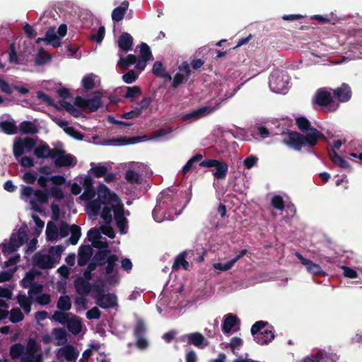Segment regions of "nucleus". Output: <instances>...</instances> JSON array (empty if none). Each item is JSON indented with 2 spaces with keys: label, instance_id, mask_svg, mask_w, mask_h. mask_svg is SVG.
Returning <instances> with one entry per match:
<instances>
[{
  "label": "nucleus",
  "instance_id": "f257e3e1",
  "mask_svg": "<svg viewBox=\"0 0 362 362\" xmlns=\"http://www.w3.org/2000/svg\"><path fill=\"white\" fill-rule=\"evenodd\" d=\"M296 124L298 129L305 134L287 129L285 137L282 140L284 144L300 151L303 147H313L318 140L327 141V137L316 128L312 127L310 122L303 116L296 118Z\"/></svg>",
  "mask_w": 362,
  "mask_h": 362
},
{
  "label": "nucleus",
  "instance_id": "f03ea898",
  "mask_svg": "<svg viewBox=\"0 0 362 362\" xmlns=\"http://www.w3.org/2000/svg\"><path fill=\"white\" fill-rule=\"evenodd\" d=\"M269 325L267 321H257L251 327V334L254 337V340L260 345H267L269 344L275 337L273 327L270 329H264Z\"/></svg>",
  "mask_w": 362,
  "mask_h": 362
},
{
  "label": "nucleus",
  "instance_id": "7ed1b4c3",
  "mask_svg": "<svg viewBox=\"0 0 362 362\" xmlns=\"http://www.w3.org/2000/svg\"><path fill=\"white\" fill-rule=\"evenodd\" d=\"M314 103L320 107H325L326 111L329 112H334L339 107V104L333 100L331 93L322 88L317 90Z\"/></svg>",
  "mask_w": 362,
  "mask_h": 362
},
{
  "label": "nucleus",
  "instance_id": "20e7f679",
  "mask_svg": "<svg viewBox=\"0 0 362 362\" xmlns=\"http://www.w3.org/2000/svg\"><path fill=\"white\" fill-rule=\"evenodd\" d=\"M199 166L205 168H215L213 172L214 177L217 180H223L226 177L228 166L226 163L216 159H205L199 163Z\"/></svg>",
  "mask_w": 362,
  "mask_h": 362
},
{
  "label": "nucleus",
  "instance_id": "39448f33",
  "mask_svg": "<svg viewBox=\"0 0 362 362\" xmlns=\"http://www.w3.org/2000/svg\"><path fill=\"white\" fill-rule=\"evenodd\" d=\"M288 76L283 71H275L269 77V84L274 93H282L287 89Z\"/></svg>",
  "mask_w": 362,
  "mask_h": 362
},
{
  "label": "nucleus",
  "instance_id": "423d86ee",
  "mask_svg": "<svg viewBox=\"0 0 362 362\" xmlns=\"http://www.w3.org/2000/svg\"><path fill=\"white\" fill-rule=\"evenodd\" d=\"M74 105L86 112H93L102 106L100 95H94L93 98L86 99L81 96H76Z\"/></svg>",
  "mask_w": 362,
  "mask_h": 362
},
{
  "label": "nucleus",
  "instance_id": "0eeeda50",
  "mask_svg": "<svg viewBox=\"0 0 362 362\" xmlns=\"http://www.w3.org/2000/svg\"><path fill=\"white\" fill-rule=\"evenodd\" d=\"M221 104L217 103L214 107L204 106L197 110H194L182 116V119L185 122L189 121L194 122L199 119L200 118L210 115L211 113L216 111L220 108Z\"/></svg>",
  "mask_w": 362,
  "mask_h": 362
},
{
  "label": "nucleus",
  "instance_id": "6e6552de",
  "mask_svg": "<svg viewBox=\"0 0 362 362\" xmlns=\"http://www.w3.org/2000/svg\"><path fill=\"white\" fill-rule=\"evenodd\" d=\"M27 240L26 233L21 229L18 230L17 235L12 234L9 243L4 246L3 252H14L19 247L23 245Z\"/></svg>",
  "mask_w": 362,
  "mask_h": 362
},
{
  "label": "nucleus",
  "instance_id": "1a4fd4ad",
  "mask_svg": "<svg viewBox=\"0 0 362 362\" xmlns=\"http://www.w3.org/2000/svg\"><path fill=\"white\" fill-rule=\"evenodd\" d=\"M181 342H186L187 345H193L199 349L209 346V341L198 332L183 334L179 338Z\"/></svg>",
  "mask_w": 362,
  "mask_h": 362
},
{
  "label": "nucleus",
  "instance_id": "9d476101",
  "mask_svg": "<svg viewBox=\"0 0 362 362\" xmlns=\"http://www.w3.org/2000/svg\"><path fill=\"white\" fill-rule=\"evenodd\" d=\"M52 153L51 158L54 159L56 166L67 167L74 165V157L71 154H66L64 151L54 148Z\"/></svg>",
  "mask_w": 362,
  "mask_h": 362
},
{
  "label": "nucleus",
  "instance_id": "9b49d317",
  "mask_svg": "<svg viewBox=\"0 0 362 362\" xmlns=\"http://www.w3.org/2000/svg\"><path fill=\"white\" fill-rule=\"evenodd\" d=\"M112 210L117 226L119 228L121 233H125L127 219L124 216V205L122 204L112 205Z\"/></svg>",
  "mask_w": 362,
  "mask_h": 362
},
{
  "label": "nucleus",
  "instance_id": "f8f14e48",
  "mask_svg": "<svg viewBox=\"0 0 362 362\" xmlns=\"http://www.w3.org/2000/svg\"><path fill=\"white\" fill-rule=\"evenodd\" d=\"M333 95L339 102L346 103L351 100L352 96L351 87L347 83H343L341 86L333 90Z\"/></svg>",
  "mask_w": 362,
  "mask_h": 362
},
{
  "label": "nucleus",
  "instance_id": "ddd939ff",
  "mask_svg": "<svg viewBox=\"0 0 362 362\" xmlns=\"http://www.w3.org/2000/svg\"><path fill=\"white\" fill-rule=\"evenodd\" d=\"M296 257L299 259L301 264H303L308 272L313 275H322L325 276V273L322 270L321 267L312 262L311 260L305 258L298 252L296 253Z\"/></svg>",
  "mask_w": 362,
  "mask_h": 362
},
{
  "label": "nucleus",
  "instance_id": "4468645a",
  "mask_svg": "<svg viewBox=\"0 0 362 362\" xmlns=\"http://www.w3.org/2000/svg\"><path fill=\"white\" fill-rule=\"evenodd\" d=\"M34 263L42 269H51L54 266V259L51 255L39 253L33 256Z\"/></svg>",
  "mask_w": 362,
  "mask_h": 362
},
{
  "label": "nucleus",
  "instance_id": "2eb2a0df",
  "mask_svg": "<svg viewBox=\"0 0 362 362\" xmlns=\"http://www.w3.org/2000/svg\"><path fill=\"white\" fill-rule=\"evenodd\" d=\"M93 255V249L89 245H82L78 248V264L83 267L88 264Z\"/></svg>",
  "mask_w": 362,
  "mask_h": 362
},
{
  "label": "nucleus",
  "instance_id": "dca6fc26",
  "mask_svg": "<svg viewBox=\"0 0 362 362\" xmlns=\"http://www.w3.org/2000/svg\"><path fill=\"white\" fill-rule=\"evenodd\" d=\"M74 285L76 293L81 296H88L93 286V284L81 276H78L74 280Z\"/></svg>",
  "mask_w": 362,
  "mask_h": 362
},
{
  "label": "nucleus",
  "instance_id": "f3484780",
  "mask_svg": "<svg viewBox=\"0 0 362 362\" xmlns=\"http://www.w3.org/2000/svg\"><path fill=\"white\" fill-rule=\"evenodd\" d=\"M240 325L238 317L232 313H228L224 316L221 329L224 334H228L235 326Z\"/></svg>",
  "mask_w": 362,
  "mask_h": 362
},
{
  "label": "nucleus",
  "instance_id": "a211bd4d",
  "mask_svg": "<svg viewBox=\"0 0 362 362\" xmlns=\"http://www.w3.org/2000/svg\"><path fill=\"white\" fill-rule=\"evenodd\" d=\"M117 301V296L114 293H107L98 298L96 304L103 309H108L115 307Z\"/></svg>",
  "mask_w": 362,
  "mask_h": 362
},
{
  "label": "nucleus",
  "instance_id": "6ab92c4d",
  "mask_svg": "<svg viewBox=\"0 0 362 362\" xmlns=\"http://www.w3.org/2000/svg\"><path fill=\"white\" fill-rule=\"evenodd\" d=\"M133 40L134 39L129 33L124 32L119 37L118 47L123 52H127L132 49Z\"/></svg>",
  "mask_w": 362,
  "mask_h": 362
},
{
  "label": "nucleus",
  "instance_id": "aec40b11",
  "mask_svg": "<svg viewBox=\"0 0 362 362\" xmlns=\"http://www.w3.org/2000/svg\"><path fill=\"white\" fill-rule=\"evenodd\" d=\"M129 5V1L125 0L119 6L112 10L111 16L114 22H119L123 20L128 10Z\"/></svg>",
  "mask_w": 362,
  "mask_h": 362
},
{
  "label": "nucleus",
  "instance_id": "412c9836",
  "mask_svg": "<svg viewBox=\"0 0 362 362\" xmlns=\"http://www.w3.org/2000/svg\"><path fill=\"white\" fill-rule=\"evenodd\" d=\"M328 156L331 161L336 165L343 169L351 170L349 163L340 156L334 149L328 150Z\"/></svg>",
  "mask_w": 362,
  "mask_h": 362
},
{
  "label": "nucleus",
  "instance_id": "4be33fe9",
  "mask_svg": "<svg viewBox=\"0 0 362 362\" xmlns=\"http://www.w3.org/2000/svg\"><path fill=\"white\" fill-rule=\"evenodd\" d=\"M78 355V351L73 345L67 344L62 349V356L67 362H76Z\"/></svg>",
  "mask_w": 362,
  "mask_h": 362
},
{
  "label": "nucleus",
  "instance_id": "5701e85b",
  "mask_svg": "<svg viewBox=\"0 0 362 362\" xmlns=\"http://www.w3.org/2000/svg\"><path fill=\"white\" fill-rule=\"evenodd\" d=\"M44 42L47 45H52L54 47L60 46V38L57 35L54 28L51 27L46 31Z\"/></svg>",
  "mask_w": 362,
  "mask_h": 362
},
{
  "label": "nucleus",
  "instance_id": "b1692460",
  "mask_svg": "<svg viewBox=\"0 0 362 362\" xmlns=\"http://www.w3.org/2000/svg\"><path fill=\"white\" fill-rule=\"evenodd\" d=\"M68 330L73 334H78L81 332L82 323L78 317L76 315H71V318H69L66 323Z\"/></svg>",
  "mask_w": 362,
  "mask_h": 362
},
{
  "label": "nucleus",
  "instance_id": "393cba45",
  "mask_svg": "<svg viewBox=\"0 0 362 362\" xmlns=\"http://www.w3.org/2000/svg\"><path fill=\"white\" fill-rule=\"evenodd\" d=\"M52 152V148H50L48 144L42 142L34 150V155L38 158H50Z\"/></svg>",
  "mask_w": 362,
  "mask_h": 362
},
{
  "label": "nucleus",
  "instance_id": "a878e982",
  "mask_svg": "<svg viewBox=\"0 0 362 362\" xmlns=\"http://www.w3.org/2000/svg\"><path fill=\"white\" fill-rule=\"evenodd\" d=\"M139 141L137 136L127 138L126 136H119L117 138H112L107 141L108 144L114 146H124L127 144H135Z\"/></svg>",
  "mask_w": 362,
  "mask_h": 362
},
{
  "label": "nucleus",
  "instance_id": "bb28decb",
  "mask_svg": "<svg viewBox=\"0 0 362 362\" xmlns=\"http://www.w3.org/2000/svg\"><path fill=\"white\" fill-rule=\"evenodd\" d=\"M152 73L157 77L165 78L168 81L172 80V76L166 71L165 68L160 61H156L153 64Z\"/></svg>",
  "mask_w": 362,
  "mask_h": 362
},
{
  "label": "nucleus",
  "instance_id": "cd10ccee",
  "mask_svg": "<svg viewBox=\"0 0 362 362\" xmlns=\"http://www.w3.org/2000/svg\"><path fill=\"white\" fill-rule=\"evenodd\" d=\"M187 255V252L183 251L176 257L172 266L173 270H177L180 269V267H182L185 270L188 269L189 264V262L186 260Z\"/></svg>",
  "mask_w": 362,
  "mask_h": 362
},
{
  "label": "nucleus",
  "instance_id": "c85d7f7f",
  "mask_svg": "<svg viewBox=\"0 0 362 362\" xmlns=\"http://www.w3.org/2000/svg\"><path fill=\"white\" fill-rule=\"evenodd\" d=\"M126 89L123 97L129 99L130 102L135 101L142 93L141 88L139 86H127Z\"/></svg>",
  "mask_w": 362,
  "mask_h": 362
},
{
  "label": "nucleus",
  "instance_id": "c756f323",
  "mask_svg": "<svg viewBox=\"0 0 362 362\" xmlns=\"http://www.w3.org/2000/svg\"><path fill=\"white\" fill-rule=\"evenodd\" d=\"M45 233L47 241L53 242L58 239L59 230L54 222L49 221L47 223Z\"/></svg>",
  "mask_w": 362,
  "mask_h": 362
},
{
  "label": "nucleus",
  "instance_id": "7c9ffc66",
  "mask_svg": "<svg viewBox=\"0 0 362 362\" xmlns=\"http://www.w3.org/2000/svg\"><path fill=\"white\" fill-rule=\"evenodd\" d=\"M136 62L137 57L136 55L130 54H128L126 57H120L117 62V66L120 68V69L124 71L127 69L129 66L136 64Z\"/></svg>",
  "mask_w": 362,
  "mask_h": 362
},
{
  "label": "nucleus",
  "instance_id": "2f4dec72",
  "mask_svg": "<svg viewBox=\"0 0 362 362\" xmlns=\"http://www.w3.org/2000/svg\"><path fill=\"white\" fill-rule=\"evenodd\" d=\"M19 129L20 132L24 134H35L39 132L37 126L30 121H23L21 122Z\"/></svg>",
  "mask_w": 362,
  "mask_h": 362
},
{
  "label": "nucleus",
  "instance_id": "473e14b6",
  "mask_svg": "<svg viewBox=\"0 0 362 362\" xmlns=\"http://www.w3.org/2000/svg\"><path fill=\"white\" fill-rule=\"evenodd\" d=\"M112 254L110 250H100L93 256V259L98 266H103L106 264L109 256Z\"/></svg>",
  "mask_w": 362,
  "mask_h": 362
},
{
  "label": "nucleus",
  "instance_id": "72a5a7b5",
  "mask_svg": "<svg viewBox=\"0 0 362 362\" xmlns=\"http://www.w3.org/2000/svg\"><path fill=\"white\" fill-rule=\"evenodd\" d=\"M25 351V346L21 343H16L11 346L9 354L13 360H16L22 357Z\"/></svg>",
  "mask_w": 362,
  "mask_h": 362
},
{
  "label": "nucleus",
  "instance_id": "f704fd0d",
  "mask_svg": "<svg viewBox=\"0 0 362 362\" xmlns=\"http://www.w3.org/2000/svg\"><path fill=\"white\" fill-rule=\"evenodd\" d=\"M71 237L68 240L69 243L75 245L78 243L81 236V227L76 224H72L70 226Z\"/></svg>",
  "mask_w": 362,
  "mask_h": 362
},
{
  "label": "nucleus",
  "instance_id": "c9c22d12",
  "mask_svg": "<svg viewBox=\"0 0 362 362\" xmlns=\"http://www.w3.org/2000/svg\"><path fill=\"white\" fill-rule=\"evenodd\" d=\"M52 335L57 340V345H64L67 341V333L64 328H54L52 332Z\"/></svg>",
  "mask_w": 362,
  "mask_h": 362
},
{
  "label": "nucleus",
  "instance_id": "e433bc0d",
  "mask_svg": "<svg viewBox=\"0 0 362 362\" xmlns=\"http://www.w3.org/2000/svg\"><path fill=\"white\" fill-rule=\"evenodd\" d=\"M18 303L20 306L23 309L25 313H30L31 310V305L33 303V298L25 295L19 294L17 296Z\"/></svg>",
  "mask_w": 362,
  "mask_h": 362
},
{
  "label": "nucleus",
  "instance_id": "4c0bfd02",
  "mask_svg": "<svg viewBox=\"0 0 362 362\" xmlns=\"http://www.w3.org/2000/svg\"><path fill=\"white\" fill-rule=\"evenodd\" d=\"M57 308L62 311L67 312L71 308V301L69 296L65 295L60 296L57 303Z\"/></svg>",
  "mask_w": 362,
  "mask_h": 362
},
{
  "label": "nucleus",
  "instance_id": "58836bf2",
  "mask_svg": "<svg viewBox=\"0 0 362 362\" xmlns=\"http://www.w3.org/2000/svg\"><path fill=\"white\" fill-rule=\"evenodd\" d=\"M72 315L70 313H66L62 310H57L54 313L52 316V320L60 323L61 325H66L69 319V316Z\"/></svg>",
  "mask_w": 362,
  "mask_h": 362
},
{
  "label": "nucleus",
  "instance_id": "ea45409f",
  "mask_svg": "<svg viewBox=\"0 0 362 362\" xmlns=\"http://www.w3.org/2000/svg\"><path fill=\"white\" fill-rule=\"evenodd\" d=\"M24 149L23 139L20 137L16 138L13 145V153L16 159L18 160L22 156Z\"/></svg>",
  "mask_w": 362,
  "mask_h": 362
},
{
  "label": "nucleus",
  "instance_id": "a19ab883",
  "mask_svg": "<svg viewBox=\"0 0 362 362\" xmlns=\"http://www.w3.org/2000/svg\"><path fill=\"white\" fill-rule=\"evenodd\" d=\"M125 179L130 184H141L142 178L141 175L134 170L129 169L125 173Z\"/></svg>",
  "mask_w": 362,
  "mask_h": 362
},
{
  "label": "nucleus",
  "instance_id": "79ce46f5",
  "mask_svg": "<svg viewBox=\"0 0 362 362\" xmlns=\"http://www.w3.org/2000/svg\"><path fill=\"white\" fill-rule=\"evenodd\" d=\"M0 128L8 135L15 134L17 132V127L14 122L2 121L0 122Z\"/></svg>",
  "mask_w": 362,
  "mask_h": 362
},
{
  "label": "nucleus",
  "instance_id": "37998d69",
  "mask_svg": "<svg viewBox=\"0 0 362 362\" xmlns=\"http://www.w3.org/2000/svg\"><path fill=\"white\" fill-rule=\"evenodd\" d=\"M37 98L41 102L46 103L48 106L54 107L57 110L60 109L59 106L54 102L53 99L42 90L37 92Z\"/></svg>",
  "mask_w": 362,
  "mask_h": 362
},
{
  "label": "nucleus",
  "instance_id": "c03bdc74",
  "mask_svg": "<svg viewBox=\"0 0 362 362\" xmlns=\"http://www.w3.org/2000/svg\"><path fill=\"white\" fill-rule=\"evenodd\" d=\"M202 158L203 156L202 154L197 153L192 156L189 160H188L187 163L182 168V171L183 174L186 175L187 173H189L192 169L194 163H200L201 161H202Z\"/></svg>",
  "mask_w": 362,
  "mask_h": 362
},
{
  "label": "nucleus",
  "instance_id": "a18cd8bd",
  "mask_svg": "<svg viewBox=\"0 0 362 362\" xmlns=\"http://www.w3.org/2000/svg\"><path fill=\"white\" fill-rule=\"evenodd\" d=\"M140 58L144 61L152 60L153 55L150 47L145 42H141L139 45Z\"/></svg>",
  "mask_w": 362,
  "mask_h": 362
},
{
  "label": "nucleus",
  "instance_id": "49530a36",
  "mask_svg": "<svg viewBox=\"0 0 362 362\" xmlns=\"http://www.w3.org/2000/svg\"><path fill=\"white\" fill-rule=\"evenodd\" d=\"M146 332V327L144 320L138 318L136 322V325L134 329V334L135 337H144Z\"/></svg>",
  "mask_w": 362,
  "mask_h": 362
},
{
  "label": "nucleus",
  "instance_id": "de8ad7c7",
  "mask_svg": "<svg viewBox=\"0 0 362 362\" xmlns=\"http://www.w3.org/2000/svg\"><path fill=\"white\" fill-rule=\"evenodd\" d=\"M119 260V257L115 254H111L107 259L105 267V274L109 275L112 274L114 267L117 265V262Z\"/></svg>",
  "mask_w": 362,
  "mask_h": 362
},
{
  "label": "nucleus",
  "instance_id": "09e8293b",
  "mask_svg": "<svg viewBox=\"0 0 362 362\" xmlns=\"http://www.w3.org/2000/svg\"><path fill=\"white\" fill-rule=\"evenodd\" d=\"M9 313V320L12 323H18L24 319V315L18 308H12Z\"/></svg>",
  "mask_w": 362,
  "mask_h": 362
},
{
  "label": "nucleus",
  "instance_id": "8fccbe9b",
  "mask_svg": "<svg viewBox=\"0 0 362 362\" xmlns=\"http://www.w3.org/2000/svg\"><path fill=\"white\" fill-rule=\"evenodd\" d=\"M35 274L32 272H27L25 276L21 281V285L24 288H28L35 284Z\"/></svg>",
  "mask_w": 362,
  "mask_h": 362
},
{
  "label": "nucleus",
  "instance_id": "3c124183",
  "mask_svg": "<svg viewBox=\"0 0 362 362\" xmlns=\"http://www.w3.org/2000/svg\"><path fill=\"white\" fill-rule=\"evenodd\" d=\"M48 195H51L55 199L60 201L64 199V194L61 188L57 186H52L47 189Z\"/></svg>",
  "mask_w": 362,
  "mask_h": 362
},
{
  "label": "nucleus",
  "instance_id": "603ef678",
  "mask_svg": "<svg viewBox=\"0 0 362 362\" xmlns=\"http://www.w3.org/2000/svg\"><path fill=\"white\" fill-rule=\"evenodd\" d=\"M243 341L241 338L234 337L230 340V343L228 344V346L230 349L233 354L237 356L238 353L235 351V350L243 346Z\"/></svg>",
  "mask_w": 362,
  "mask_h": 362
},
{
  "label": "nucleus",
  "instance_id": "864d4df0",
  "mask_svg": "<svg viewBox=\"0 0 362 362\" xmlns=\"http://www.w3.org/2000/svg\"><path fill=\"white\" fill-rule=\"evenodd\" d=\"M82 86L86 90H90L95 87V83L93 74L86 75L82 80Z\"/></svg>",
  "mask_w": 362,
  "mask_h": 362
},
{
  "label": "nucleus",
  "instance_id": "5fc2aeb1",
  "mask_svg": "<svg viewBox=\"0 0 362 362\" xmlns=\"http://www.w3.org/2000/svg\"><path fill=\"white\" fill-rule=\"evenodd\" d=\"M112 205L111 206H105L101 212V218L106 224H110L112 221Z\"/></svg>",
  "mask_w": 362,
  "mask_h": 362
},
{
  "label": "nucleus",
  "instance_id": "6e6d98bb",
  "mask_svg": "<svg viewBox=\"0 0 362 362\" xmlns=\"http://www.w3.org/2000/svg\"><path fill=\"white\" fill-rule=\"evenodd\" d=\"M90 172L95 177H103L107 173V168L105 165H98L90 168Z\"/></svg>",
  "mask_w": 362,
  "mask_h": 362
},
{
  "label": "nucleus",
  "instance_id": "4d7b16f0",
  "mask_svg": "<svg viewBox=\"0 0 362 362\" xmlns=\"http://www.w3.org/2000/svg\"><path fill=\"white\" fill-rule=\"evenodd\" d=\"M34 195L40 204H46L48 202L49 197L47 189H46L45 191L41 189H35Z\"/></svg>",
  "mask_w": 362,
  "mask_h": 362
},
{
  "label": "nucleus",
  "instance_id": "13d9d810",
  "mask_svg": "<svg viewBox=\"0 0 362 362\" xmlns=\"http://www.w3.org/2000/svg\"><path fill=\"white\" fill-rule=\"evenodd\" d=\"M65 133L78 141H82L84 139L83 134L76 130L74 127L65 129Z\"/></svg>",
  "mask_w": 362,
  "mask_h": 362
},
{
  "label": "nucleus",
  "instance_id": "bf43d9fd",
  "mask_svg": "<svg viewBox=\"0 0 362 362\" xmlns=\"http://www.w3.org/2000/svg\"><path fill=\"white\" fill-rule=\"evenodd\" d=\"M153 101V98L151 97H145L144 98L136 107L141 114L144 111H145L151 104Z\"/></svg>",
  "mask_w": 362,
  "mask_h": 362
},
{
  "label": "nucleus",
  "instance_id": "052dcab7",
  "mask_svg": "<svg viewBox=\"0 0 362 362\" xmlns=\"http://www.w3.org/2000/svg\"><path fill=\"white\" fill-rule=\"evenodd\" d=\"M25 349L27 350L30 351V352H33L34 354H35L37 352H38L41 346L39 345L36 340L33 338H30L27 341V345Z\"/></svg>",
  "mask_w": 362,
  "mask_h": 362
},
{
  "label": "nucleus",
  "instance_id": "680f3d73",
  "mask_svg": "<svg viewBox=\"0 0 362 362\" xmlns=\"http://www.w3.org/2000/svg\"><path fill=\"white\" fill-rule=\"evenodd\" d=\"M272 206L278 210H283L285 207L283 198L279 195H275L272 199Z\"/></svg>",
  "mask_w": 362,
  "mask_h": 362
},
{
  "label": "nucleus",
  "instance_id": "e2e57ef3",
  "mask_svg": "<svg viewBox=\"0 0 362 362\" xmlns=\"http://www.w3.org/2000/svg\"><path fill=\"white\" fill-rule=\"evenodd\" d=\"M138 78V74L134 70H129L122 76V80L126 83H132Z\"/></svg>",
  "mask_w": 362,
  "mask_h": 362
},
{
  "label": "nucleus",
  "instance_id": "0e129e2a",
  "mask_svg": "<svg viewBox=\"0 0 362 362\" xmlns=\"http://www.w3.org/2000/svg\"><path fill=\"white\" fill-rule=\"evenodd\" d=\"M235 262L231 259L230 261L226 262V263H216L214 264V267L216 269L220 270V271H228L230 269H231L233 265L235 264Z\"/></svg>",
  "mask_w": 362,
  "mask_h": 362
},
{
  "label": "nucleus",
  "instance_id": "69168bd1",
  "mask_svg": "<svg viewBox=\"0 0 362 362\" xmlns=\"http://www.w3.org/2000/svg\"><path fill=\"white\" fill-rule=\"evenodd\" d=\"M58 230L59 235L61 238H65L69 235V233L70 232V226L66 221H62L59 223Z\"/></svg>",
  "mask_w": 362,
  "mask_h": 362
},
{
  "label": "nucleus",
  "instance_id": "338daca9",
  "mask_svg": "<svg viewBox=\"0 0 362 362\" xmlns=\"http://www.w3.org/2000/svg\"><path fill=\"white\" fill-rule=\"evenodd\" d=\"M187 81V78H186L183 74L177 73L174 76L172 88H177L181 83H185Z\"/></svg>",
  "mask_w": 362,
  "mask_h": 362
},
{
  "label": "nucleus",
  "instance_id": "774afa93",
  "mask_svg": "<svg viewBox=\"0 0 362 362\" xmlns=\"http://www.w3.org/2000/svg\"><path fill=\"white\" fill-rule=\"evenodd\" d=\"M64 250V247L59 245L56 246H52L49 250V255H51L54 259V257H59Z\"/></svg>",
  "mask_w": 362,
  "mask_h": 362
}]
</instances>
